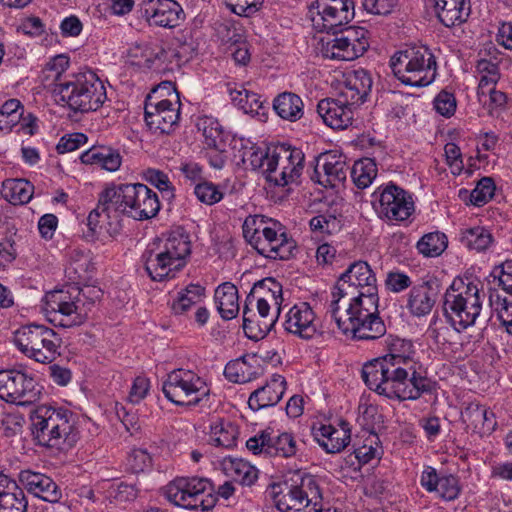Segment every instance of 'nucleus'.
<instances>
[{
    "mask_svg": "<svg viewBox=\"0 0 512 512\" xmlns=\"http://www.w3.org/2000/svg\"><path fill=\"white\" fill-rule=\"evenodd\" d=\"M30 418L32 435L40 446L64 452L77 443L78 431L71 411L41 405Z\"/></svg>",
    "mask_w": 512,
    "mask_h": 512,
    "instance_id": "1",
    "label": "nucleus"
},
{
    "mask_svg": "<svg viewBox=\"0 0 512 512\" xmlns=\"http://www.w3.org/2000/svg\"><path fill=\"white\" fill-rule=\"evenodd\" d=\"M103 201L120 217L127 215L139 221L155 217L160 210L157 193L141 183L107 186Z\"/></svg>",
    "mask_w": 512,
    "mask_h": 512,
    "instance_id": "2",
    "label": "nucleus"
},
{
    "mask_svg": "<svg viewBox=\"0 0 512 512\" xmlns=\"http://www.w3.org/2000/svg\"><path fill=\"white\" fill-rule=\"evenodd\" d=\"M76 295L64 290H54L45 295V310L52 314L51 321L58 322L64 328L80 326L87 319V309L84 308V299L89 305H93L102 297V290L96 286L84 288L72 287Z\"/></svg>",
    "mask_w": 512,
    "mask_h": 512,
    "instance_id": "3",
    "label": "nucleus"
},
{
    "mask_svg": "<svg viewBox=\"0 0 512 512\" xmlns=\"http://www.w3.org/2000/svg\"><path fill=\"white\" fill-rule=\"evenodd\" d=\"M251 163L262 169L268 182L286 186L297 180L304 167V153L289 144L268 147L265 153L253 152Z\"/></svg>",
    "mask_w": 512,
    "mask_h": 512,
    "instance_id": "4",
    "label": "nucleus"
},
{
    "mask_svg": "<svg viewBox=\"0 0 512 512\" xmlns=\"http://www.w3.org/2000/svg\"><path fill=\"white\" fill-rule=\"evenodd\" d=\"M54 92L71 110L81 113L98 110L107 98L104 84L91 71L72 74L64 82L55 83Z\"/></svg>",
    "mask_w": 512,
    "mask_h": 512,
    "instance_id": "5",
    "label": "nucleus"
},
{
    "mask_svg": "<svg viewBox=\"0 0 512 512\" xmlns=\"http://www.w3.org/2000/svg\"><path fill=\"white\" fill-rule=\"evenodd\" d=\"M436 60L425 46L409 47L396 52L390 59L394 76L404 85L424 87L436 76Z\"/></svg>",
    "mask_w": 512,
    "mask_h": 512,
    "instance_id": "6",
    "label": "nucleus"
},
{
    "mask_svg": "<svg viewBox=\"0 0 512 512\" xmlns=\"http://www.w3.org/2000/svg\"><path fill=\"white\" fill-rule=\"evenodd\" d=\"M191 253L189 237L183 234H170L163 247L158 250L146 249L142 261L148 275L153 281H162L174 277L173 271L184 266L185 257Z\"/></svg>",
    "mask_w": 512,
    "mask_h": 512,
    "instance_id": "7",
    "label": "nucleus"
},
{
    "mask_svg": "<svg viewBox=\"0 0 512 512\" xmlns=\"http://www.w3.org/2000/svg\"><path fill=\"white\" fill-rule=\"evenodd\" d=\"M443 309L453 326L466 329L474 325L482 310L479 288L473 282L454 279L444 295Z\"/></svg>",
    "mask_w": 512,
    "mask_h": 512,
    "instance_id": "8",
    "label": "nucleus"
},
{
    "mask_svg": "<svg viewBox=\"0 0 512 512\" xmlns=\"http://www.w3.org/2000/svg\"><path fill=\"white\" fill-rule=\"evenodd\" d=\"M412 366H404L386 358H375L362 368V378L370 390L388 399H398L408 381Z\"/></svg>",
    "mask_w": 512,
    "mask_h": 512,
    "instance_id": "9",
    "label": "nucleus"
},
{
    "mask_svg": "<svg viewBox=\"0 0 512 512\" xmlns=\"http://www.w3.org/2000/svg\"><path fill=\"white\" fill-rule=\"evenodd\" d=\"M286 486V492L275 496L277 509L281 512H337L323 509L322 493L317 479L310 474H297L296 479Z\"/></svg>",
    "mask_w": 512,
    "mask_h": 512,
    "instance_id": "10",
    "label": "nucleus"
},
{
    "mask_svg": "<svg viewBox=\"0 0 512 512\" xmlns=\"http://www.w3.org/2000/svg\"><path fill=\"white\" fill-rule=\"evenodd\" d=\"M14 343L25 356L45 364L60 356L62 339L53 329L33 323L15 331Z\"/></svg>",
    "mask_w": 512,
    "mask_h": 512,
    "instance_id": "11",
    "label": "nucleus"
},
{
    "mask_svg": "<svg viewBox=\"0 0 512 512\" xmlns=\"http://www.w3.org/2000/svg\"><path fill=\"white\" fill-rule=\"evenodd\" d=\"M343 299L333 298L330 304L331 316L343 334H351L357 340H376L385 335L386 325L379 313L365 312L349 306L340 313L339 302Z\"/></svg>",
    "mask_w": 512,
    "mask_h": 512,
    "instance_id": "12",
    "label": "nucleus"
},
{
    "mask_svg": "<svg viewBox=\"0 0 512 512\" xmlns=\"http://www.w3.org/2000/svg\"><path fill=\"white\" fill-rule=\"evenodd\" d=\"M212 491L210 480L198 477H178L163 488L165 497L174 505L185 509L201 508L203 511L216 504L217 498Z\"/></svg>",
    "mask_w": 512,
    "mask_h": 512,
    "instance_id": "13",
    "label": "nucleus"
},
{
    "mask_svg": "<svg viewBox=\"0 0 512 512\" xmlns=\"http://www.w3.org/2000/svg\"><path fill=\"white\" fill-rule=\"evenodd\" d=\"M165 397L177 406H199L210 391L206 382L192 370L175 369L162 384Z\"/></svg>",
    "mask_w": 512,
    "mask_h": 512,
    "instance_id": "14",
    "label": "nucleus"
},
{
    "mask_svg": "<svg viewBox=\"0 0 512 512\" xmlns=\"http://www.w3.org/2000/svg\"><path fill=\"white\" fill-rule=\"evenodd\" d=\"M313 27L337 35L354 18L353 0H315L309 9Z\"/></svg>",
    "mask_w": 512,
    "mask_h": 512,
    "instance_id": "15",
    "label": "nucleus"
},
{
    "mask_svg": "<svg viewBox=\"0 0 512 512\" xmlns=\"http://www.w3.org/2000/svg\"><path fill=\"white\" fill-rule=\"evenodd\" d=\"M41 387L23 370H0V398L7 403L30 405L39 400Z\"/></svg>",
    "mask_w": 512,
    "mask_h": 512,
    "instance_id": "16",
    "label": "nucleus"
},
{
    "mask_svg": "<svg viewBox=\"0 0 512 512\" xmlns=\"http://www.w3.org/2000/svg\"><path fill=\"white\" fill-rule=\"evenodd\" d=\"M170 95L174 100L158 99L156 95L150 94L145 99V122L155 133L169 134L178 125L181 102L175 88Z\"/></svg>",
    "mask_w": 512,
    "mask_h": 512,
    "instance_id": "17",
    "label": "nucleus"
},
{
    "mask_svg": "<svg viewBox=\"0 0 512 512\" xmlns=\"http://www.w3.org/2000/svg\"><path fill=\"white\" fill-rule=\"evenodd\" d=\"M246 447L253 454H265L268 456H280L290 458L296 456L301 450L300 443L292 433L283 432L274 435L273 431L264 430L251 437L246 442Z\"/></svg>",
    "mask_w": 512,
    "mask_h": 512,
    "instance_id": "18",
    "label": "nucleus"
},
{
    "mask_svg": "<svg viewBox=\"0 0 512 512\" xmlns=\"http://www.w3.org/2000/svg\"><path fill=\"white\" fill-rule=\"evenodd\" d=\"M379 203L380 213L391 221H404L414 212L412 196L393 183L382 190Z\"/></svg>",
    "mask_w": 512,
    "mask_h": 512,
    "instance_id": "19",
    "label": "nucleus"
},
{
    "mask_svg": "<svg viewBox=\"0 0 512 512\" xmlns=\"http://www.w3.org/2000/svg\"><path fill=\"white\" fill-rule=\"evenodd\" d=\"M272 225L263 230V238L255 250L266 258L288 260L293 256L296 243L282 231L278 223L273 222Z\"/></svg>",
    "mask_w": 512,
    "mask_h": 512,
    "instance_id": "20",
    "label": "nucleus"
},
{
    "mask_svg": "<svg viewBox=\"0 0 512 512\" xmlns=\"http://www.w3.org/2000/svg\"><path fill=\"white\" fill-rule=\"evenodd\" d=\"M141 13L150 25L174 28L180 24L183 10L175 0H146Z\"/></svg>",
    "mask_w": 512,
    "mask_h": 512,
    "instance_id": "21",
    "label": "nucleus"
},
{
    "mask_svg": "<svg viewBox=\"0 0 512 512\" xmlns=\"http://www.w3.org/2000/svg\"><path fill=\"white\" fill-rule=\"evenodd\" d=\"M376 282V277L365 261H356L339 277L332 297L346 298L356 293L359 286Z\"/></svg>",
    "mask_w": 512,
    "mask_h": 512,
    "instance_id": "22",
    "label": "nucleus"
},
{
    "mask_svg": "<svg viewBox=\"0 0 512 512\" xmlns=\"http://www.w3.org/2000/svg\"><path fill=\"white\" fill-rule=\"evenodd\" d=\"M284 329L302 339H311L317 333L315 313L307 302L294 305L283 323Z\"/></svg>",
    "mask_w": 512,
    "mask_h": 512,
    "instance_id": "23",
    "label": "nucleus"
},
{
    "mask_svg": "<svg viewBox=\"0 0 512 512\" xmlns=\"http://www.w3.org/2000/svg\"><path fill=\"white\" fill-rule=\"evenodd\" d=\"M19 481L29 493L44 501L57 503L62 497L58 485L45 474L23 470L19 474Z\"/></svg>",
    "mask_w": 512,
    "mask_h": 512,
    "instance_id": "24",
    "label": "nucleus"
},
{
    "mask_svg": "<svg viewBox=\"0 0 512 512\" xmlns=\"http://www.w3.org/2000/svg\"><path fill=\"white\" fill-rule=\"evenodd\" d=\"M350 103H344L340 95L337 99H322L317 105V112L324 123L332 129H345L353 120V111Z\"/></svg>",
    "mask_w": 512,
    "mask_h": 512,
    "instance_id": "25",
    "label": "nucleus"
},
{
    "mask_svg": "<svg viewBox=\"0 0 512 512\" xmlns=\"http://www.w3.org/2000/svg\"><path fill=\"white\" fill-rule=\"evenodd\" d=\"M314 439L327 453H339L344 450L351 440L350 425L341 420L339 428L332 425H321L312 429Z\"/></svg>",
    "mask_w": 512,
    "mask_h": 512,
    "instance_id": "26",
    "label": "nucleus"
},
{
    "mask_svg": "<svg viewBox=\"0 0 512 512\" xmlns=\"http://www.w3.org/2000/svg\"><path fill=\"white\" fill-rule=\"evenodd\" d=\"M438 288L437 280H428L413 286L407 300L409 312L416 317L429 314L437 301Z\"/></svg>",
    "mask_w": 512,
    "mask_h": 512,
    "instance_id": "27",
    "label": "nucleus"
},
{
    "mask_svg": "<svg viewBox=\"0 0 512 512\" xmlns=\"http://www.w3.org/2000/svg\"><path fill=\"white\" fill-rule=\"evenodd\" d=\"M461 420L467 429L481 436L490 435L497 427L493 411L478 403H469L461 412Z\"/></svg>",
    "mask_w": 512,
    "mask_h": 512,
    "instance_id": "28",
    "label": "nucleus"
},
{
    "mask_svg": "<svg viewBox=\"0 0 512 512\" xmlns=\"http://www.w3.org/2000/svg\"><path fill=\"white\" fill-rule=\"evenodd\" d=\"M286 379L279 375L273 374L266 385L253 391L248 399L249 407L258 411L263 408L275 406L283 397L286 390Z\"/></svg>",
    "mask_w": 512,
    "mask_h": 512,
    "instance_id": "29",
    "label": "nucleus"
},
{
    "mask_svg": "<svg viewBox=\"0 0 512 512\" xmlns=\"http://www.w3.org/2000/svg\"><path fill=\"white\" fill-rule=\"evenodd\" d=\"M371 88L372 78L370 74L364 69H359L346 76L339 95L344 98V103L360 105L365 102Z\"/></svg>",
    "mask_w": 512,
    "mask_h": 512,
    "instance_id": "30",
    "label": "nucleus"
},
{
    "mask_svg": "<svg viewBox=\"0 0 512 512\" xmlns=\"http://www.w3.org/2000/svg\"><path fill=\"white\" fill-rule=\"evenodd\" d=\"M176 56L174 50L165 49L160 45H145L141 48L142 61H139L138 65L157 75H165L172 72V59Z\"/></svg>",
    "mask_w": 512,
    "mask_h": 512,
    "instance_id": "31",
    "label": "nucleus"
},
{
    "mask_svg": "<svg viewBox=\"0 0 512 512\" xmlns=\"http://www.w3.org/2000/svg\"><path fill=\"white\" fill-rule=\"evenodd\" d=\"M27 507L23 489L0 471V512H27Z\"/></svg>",
    "mask_w": 512,
    "mask_h": 512,
    "instance_id": "32",
    "label": "nucleus"
},
{
    "mask_svg": "<svg viewBox=\"0 0 512 512\" xmlns=\"http://www.w3.org/2000/svg\"><path fill=\"white\" fill-rule=\"evenodd\" d=\"M320 52L324 58L341 61H352L363 55V46L350 43L344 37L322 38Z\"/></svg>",
    "mask_w": 512,
    "mask_h": 512,
    "instance_id": "33",
    "label": "nucleus"
},
{
    "mask_svg": "<svg viewBox=\"0 0 512 512\" xmlns=\"http://www.w3.org/2000/svg\"><path fill=\"white\" fill-rule=\"evenodd\" d=\"M439 21L446 27L461 25L466 22L471 13L470 0H449L434 5Z\"/></svg>",
    "mask_w": 512,
    "mask_h": 512,
    "instance_id": "34",
    "label": "nucleus"
},
{
    "mask_svg": "<svg viewBox=\"0 0 512 512\" xmlns=\"http://www.w3.org/2000/svg\"><path fill=\"white\" fill-rule=\"evenodd\" d=\"M217 310L224 320H231L239 313L238 289L230 283L219 285L214 294Z\"/></svg>",
    "mask_w": 512,
    "mask_h": 512,
    "instance_id": "35",
    "label": "nucleus"
},
{
    "mask_svg": "<svg viewBox=\"0 0 512 512\" xmlns=\"http://www.w3.org/2000/svg\"><path fill=\"white\" fill-rule=\"evenodd\" d=\"M276 320L273 317H261L245 304L243 308V330L254 341L263 339L272 329Z\"/></svg>",
    "mask_w": 512,
    "mask_h": 512,
    "instance_id": "36",
    "label": "nucleus"
},
{
    "mask_svg": "<svg viewBox=\"0 0 512 512\" xmlns=\"http://www.w3.org/2000/svg\"><path fill=\"white\" fill-rule=\"evenodd\" d=\"M255 299H264L277 306L278 312L283 301L282 285L274 278L268 277L257 281L246 297L245 304H253Z\"/></svg>",
    "mask_w": 512,
    "mask_h": 512,
    "instance_id": "37",
    "label": "nucleus"
},
{
    "mask_svg": "<svg viewBox=\"0 0 512 512\" xmlns=\"http://www.w3.org/2000/svg\"><path fill=\"white\" fill-rule=\"evenodd\" d=\"M273 108L282 119L296 122L303 116L304 104L297 94L283 92L274 99Z\"/></svg>",
    "mask_w": 512,
    "mask_h": 512,
    "instance_id": "38",
    "label": "nucleus"
},
{
    "mask_svg": "<svg viewBox=\"0 0 512 512\" xmlns=\"http://www.w3.org/2000/svg\"><path fill=\"white\" fill-rule=\"evenodd\" d=\"M197 128L202 132L208 148L224 150L226 143L222 127L217 119L210 116L200 117L197 122Z\"/></svg>",
    "mask_w": 512,
    "mask_h": 512,
    "instance_id": "39",
    "label": "nucleus"
},
{
    "mask_svg": "<svg viewBox=\"0 0 512 512\" xmlns=\"http://www.w3.org/2000/svg\"><path fill=\"white\" fill-rule=\"evenodd\" d=\"M432 390V382L426 376L419 374L412 365L408 381L404 384L399 400H417L423 393H430Z\"/></svg>",
    "mask_w": 512,
    "mask_h": 512,
    "instance_id": "40",
    "label": "nucleus"
},
{
    "mask_svg": "<svg viewBox=\"0 0 512 512\" xmlns=\"http://www.w3.org/2000/svg\"><path fill=\"white\" fill-rule=\"evenodd\" d=\"M205 288L199 284H189L181 289L172 304V310L176 315L185 314L193 305L197 304L204 296Z\"/></svg>",
    "mask_w": 512,
    "mask_h": 512,
    "instance_id": "41",
    "label": "nucleus"
},
{
    "mask_svg": "<svg viewBox=\"0 0 512 512\" xmlns=\"http://www.w3.org/2000/svg\"><path fill=\"white\" fill-rule=\"evenodd\" d=\"M104 195L105 189L99 194L96 208L93 209L87 217V225L92 232H96V229L101 227L105 221L111 225L112 220L118 222L120 219L118 211L110 210V204L103 201Z\"/></svg>",
    "mask_w": 512,
    "mask_h": 512,
    "instance_id": "42",
    "label": "nucleus"
},
{
    "mask_svg": "<svg viewBox=\"0 0 512 512\" xmlns=\"http://www.w3.org/2000/svg\"><path fill=\"white\" fill-rule=\"evenodd\" d=\"M389 353L381 358L393 362H400L404 366H412V360L415 355L414 345L411 340L393 338L388 343Z\"/></svg>",
    "mask_w": 512,
    "mask_h": 512,
    "instance_id": "43",
    "label": "nucleus"
},
{
    "mask_svg": "<svg viewBox=\"0 0 512 512\" xmlns=\"http://www.w3.org/2000/svg\"><path fill=\"white\" fill-rule=\"evenodd\" d=\"M461 243L470 250L485 251L493 242L491 233L484 227L465 229L460 238Z\"/></svg>",
    "mask_w": 512,
    "mask_h": 512,
    "instance_id": "44",
    "label": "nucleus"
},
{
    "mask_svg": "<svg viewBox=\"0 0 512 512\" xmlns=\"http://www.w3.org/2000/svg\"><path fill=\"white\" fill-rule=\"evenodd\" d=\"M376 176L377 165L371 158L356 161L351 169L352 180L359 189L367 188Z\"/></svg>",
    "mask_w": 512,
    "mask_h": 512,
    "instance_id": "45",
    "label": "nucleus"
},
{
    "mask_svg": "<svg viewBox=\"0 0 512 512\" xmlns=\"http://www.w3.org/2000/svg\"><path fill=\"white\" fill-rule=\"evenodd\" d=\"M5 197L14 205L28 203L33 195L32 184L24 179L4 182Z\"/></svg>",
    "mask_w": 512,
    "mask_h": 512,
    "instance_id": "46",
    "label": "nucleus"
},
{
    "mask_svg": "<svg viewBox=\"0 0 512 512\" xmlns=\"http://www.w3.org/2000/svg\"><path fill=\"white\" fill-rule=\"evenodd\" d=\"M211 434L217 446L232 448L236 445L239 432L236 425L221 420L211 426Z\"/></svg>",
    "mask_w": 512,
    "mask_h": 512,
    "instance_id": "47",
    "label": "nucleus"
},
{
    "mask_svg": "<svg viewBox=\"0 0 512 512\" xmlns=\"http://www.w3.org/2000/svg\"><path fill=\"white\" fill-rule=\"evenodd\" d=\"M447 237L444 233L433 232L424 235L417 243L421 254L427 257L439 256L447 248Z\"/></svg>",
    "mask_w": 512,
    "mask_h": 512,
    "instance_id": "48",
    "label": "nucleus"
},
{
    "mask_svg": "<svg viewBox=\"0 0 512 512\" xmlns=\"http://www.w3.org/2000/svg\"><path fill=\"white\" fill-rule=\"evenodd\" d=\"M267 222L264 216L250 215L248 216L242 226L243 236L246 241L254 248L258 246L259 241L263 238V230L268 229Z\"/></svg>",
    "mask_w": 512,
    "mask_h": 512,
    "instance_id": "49",
    "label": "nucleus"
},
{
    "mask_svg": "<svg viewBox=\"0 0 512 512\" xmlns=\"http://www.w3.org/2000/svg\"><path fill=\"white\" fill-rule=\"evenodd\" d=\"M495 183L491 177H483L470 193V202L475 206H482L491 200L495 192Z\"/></svg>",
    "mask_w": 512,
    "mask_h": 512,
    "instance_id": "50",
    "label": "nucleus"
},
{
    "mask_svg": "<svg viewBox=\"0 0 512 512\" xmlns=\"http://www.w3.org/2000/svg\"><path fill=\"white\" fill-rule=\"evenodd\" d=\"M232 101L246 113L257 111L261 107L260 96L246 89L230 90Z\"/></svg>",
    "mask_w": 512,
    "mask_h": 512,
    "instance_id": "51",
    "label": "nucleus"
},
{
    "mask_svg": "<svg viewBox=\"0 0 512 512\" xmlns=\"http://www.w3.org/2000/svg\"><path fill=\"white\" fill-rule=\"evenodd\" d=\"M194 193L197 198L207 205H213L223 198L222 192L211 182H202L195 186Z\"/></svg>",
    "mask_w": 512,
    "mask_h": 512,
    "instance_id": "52",
    "label": "nucleus"
},
{
    "mask_svg": "<svg viewBox=\"0 0 512 512\" xmlns=\"http://www.w3.org/2000/svg\"><path fill=\"white\" fill-rule=\"evenodd\" d=\"M491 275L498 279V285L507 294L512 295V259L495 266Z\"/></svg>",
    "mask_w": 512,
    "mask_h": 512,
    "instance_id": "53",
    "label": "nucleus"
},
{
    "mask_svg": "<svg viewBox=\"0 0 512 512\" xmlns=\"http://www.w3.org/2000/svg\"><path fill=\"white\" fill-rule=\"evenodd\" d=\"M436 492L441 498L448 501L457 498L460 492L457 477L454 475H441Z\"/></svg>",
    "mask_w": 512,
    "mask_h": 512,
    "instance_id": "54",
    "label": "nucleus"
},
{
    "mask_svg": "<svg viewBox=\"0 0 512 512\" xmlns=\"http://www.w3.org/2000/svg\"><path fill=\"white\" fill-rule=\"evenodd\" d=\"M231 12L240 16H249L259 10L262 0H225Z\"/></svg>",
    "mask_w": 512,
    "mask_h": 512,
    "instance_id": "55",
    "label": "nucleus"
},
{
    "mask_svg": "<svg viewBox=\"0 0 512 512\" xmlns=\"http://www.w3.org/2000/svg\"><path fill=\"white\" fill-rule=\"evenodd\" d=\"M367 31L362 27L356 26H343L341 30L338 31L340 37H344L348 42L359 44L360 47L363 46V53L367 50L369 43L366 39Z\"/></svg>",
    "mask_w": 512,
    "mask_h": 512,
    "instance_id": "56",
    "label": "nucleus"
},
{
    "mask_svg": "<svg viewBox=\"0 0 512 512\" xmlns=\"http://www.w3.org/2000/svg\"><path fill=\"white\" fill-rule=\"evenodd\" d=\"M436 111L445 117H450L456 110V99L452 93L441 91L434 100Z\"/></svg>",
    "mask_w": 512,
    "mask_h": 512,
    "instance_id": "57",
    "label": "nucleus"
},
{
    "mask_svg": "<svg viewBox=\"0 0 512 512\" xmlns=\"http://www.w3.org/2000/svg\"><path fill=\"white\" fill-rule=\"evenodd\" d=\"M246 361L244 358L230 361L227 363L224 369L225 377L234 383H244L248 381L245 375Z\"/></svg>",
    "mask_w": 512,
    "mask_h": 512,
    "instance_id": "58",
    "label": "nucleus"
},
{
    "mask_svg": "<svg viewBox=\"0 0 512 512\" xmlns=\"http://www.w3.org/2000/svg\"><path fill=\"white\" fill-rule=\"evenodd\" d=\"M87 142V136L83 133H72L63 136L56 146L59 154L72 152Z\"/></svg>",
    "mask_w": 512,
    "mask_h": 512,
    "instance_id": "59",
    "label": "nucleus"
},
{
    "mask_svg": "<svg viewBox=\"0 0 512 512\" xmlns=\"http://www.w3.org/2000/svg\"><path fill=\"white\" fill-rule=\"evenodd\" d=\"M68 67H69V58L64 54H60V55L53 57L46 64L45 70L53 73V75H48V77L52 76L56 83H60V82H64V80L61 79V76L66 71V69Z\"/></svg>",
    "mask_w": 512,
    "mask_h": 512,
    "instance_id": "60",
    "label": "nucleus"
},
{
    "mask_svg": "<svg viewBox=\"0 0 512 512\" xmlns=\"http://www.w3.org/2000/svg\"><path fill=\"white\" fill-rule=\"evenodd\" d=\"M411 284L412 281L410 277L401 272H389L385 280L387 289L395 293L409 288Z\"/></svg>",
    "mask_w": 512,
    "mask_h": 512,
    "instance_id": "61",
    "label": "nucleus"
},
{
    "mask_svg": "<svg viewBox=\"0 0 512 512\" xmlns=\"http://www.w3.org/2000/svg\"><path fill=\"white\" fill-rule=\"evenodd\" d=\"M349 297V307H353L354 309L364 310L365 312L370 313H379L378 304L379 298H375L374 296H369L367 298H363L361 296H356V293L353 295H348Z\"/></svg>",
    "mask_w": 512,
    "mask_h": 512,
    "instance_id": "62",
    "label": "nucleus"
},
{
    "mask_svg": "<svg viewBox=\"0 0 512 512\" xmlns=\"http://www.w3.org/2000/svg\"><path fill=\"white\" fill-rule=\"evenodd\" d=\"M446 161L453 174H460L463 169L462 154L455 143H447L444 147Z\"/></svg>",
    "mask_w": 512,
    "mask_h": 512,
    "instance_id": "63",
    "label": "nucleus"
},
{
    "mask_svg": "<svg viewBox=\"0 0 512 512\" xmlns=\"http://www.w3.org/2000/svg\"><path fill=\"white\" fill-rule=\"evenodd\" d=\"M348 167L345 159L335 160L330 167L324 169L325 175L328 177L330 185L334 186L336 182H343L346 180Z\"/></svg>",
    "mask_w": 512,
    "mask_h": 512,
    "instance_id": "64",
    "label": "nucleus"
}]
</instances>
